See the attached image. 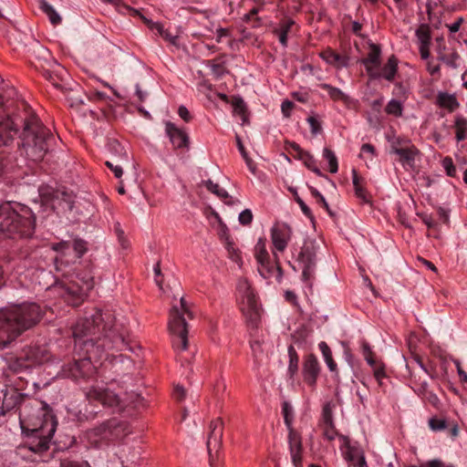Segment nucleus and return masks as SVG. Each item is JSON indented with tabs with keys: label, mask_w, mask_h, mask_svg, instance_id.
Here are the masks:
<instances>
[{
	"label": "nucleus",
	"mask_w": 467,
	"mask_h": 467,
	"mask_svg": "<svg viewBox=\"0 0 467 467\" xmlns=\"http://www.w3.org/2000/svg\"><path fill=\"white\" fill-rule=\"evenodd\" d=\"M76 342L87 348L88 357L69 365L66 374L75 380L89 377L94 369L91 358L100 349L121 351L130 349L127 337L129 332L123 324L117 322L109 310H96L90 317L79 319L72 328Z\"/></svg>",
	"instance_id": "obj_1"
},
{
	"label": "nucleus",
	"mask_w": 467,
	"mask_h": 467,
	"mask_svg": "<svg viewBox=\"0 0 467 467\" xmlns=\"http://www.w3.org/2000/svg\"><path fill=\"white\" fill-rule=\"evenodd\" d=\"M19 423L23 434V444L18 453L30 461L47 451L57 426L54 410H20Z\"/></svg>",
	"instance_id": "obj_2"
},
{
	"label": "nucleus",
	"mask_w": 467,
	"mask_h": 467,
	"mask_svg": "<svg viewBox=\"0 0 467 467\" xmlns=\"http://www.w3.org/2000/svg\"><path fill=\"white\" fill-rule=\"evenodd\" d=\"M40 306L35 303L0 309V346L7 347L41 319Z\"/></svg>",
	"instance_id": "obj_3"
},
{
	"label": "nucleus",
	"mask_w": 467,
	"mask_h": 467,
	"mask_svg": "<svg viewBox=\"0 0 467 467\" xmlns=\"http://www.w3.org/2000/svg\"><path fill=\"white\" fill-rule=\"evenodd\" d=\"M20 139L22 154L36 162L45 157L53 136L36 116H30L24 121Z\"/></svg>",
	"instance_id": "obj_4"
},
{
	"label": "nucleus",
	"mask_w": 467,
	"mask_h": 467,
	"mask_svg": "<svg viewBox=\"0 0 467 467\" xmlns=\"http://www.w3.org/2000/svg\"><path fill=\"white\" fill-rule=\"evenodd\" d=\"M15 209L9 202L0 205V233L5 237L16 239L29 237L35 229V216L30 208L17 205Z\"/></svg>",
	"instance_id": "obj_5"
},
{
	"label": "nucleus",
	"mask_w": 467,
	"mask_h": 467,
	"mask_svg": "<svg viewBox=\"0 0 467 467\" xmlns=\"http://www.w3.org/2000/svg\"><path fill=\"white\" fill-rule=\"evenodd\" d=\"M192 319L193 315L188 302L183 296L180 299V306H173L170 310L168 328L171 334L176 337L172 345L175 349L186 350L188 348V323L186 318Z\"/></svg>",
	"instance_id": "obj_6"
},
{
	"label": "nucleus",
	"mask_w": 467,
	"mask_h": 467,
	"mask_svg": "<svg viewBox=\"0 0 467 467\" xmlns=\"http://www.w3.org/2000/svg\"><path fill=\"white\" fill-rule=\"evenodd\" d=\"M51 249L57 253L55 257L57 271L64 272L65 268L80 259L88 251L87 242L76 237L72 243L62 241L52 244Z\"/></svg>",
	"instance_id": "obj_7"
},
{
	"label": "nucleus",
	"mask_w": 467,
	"mask_h": 467,
	"mask_svg": "<svg viewBox=\"0 0 467 467\" xmlns=\"http://www.w3.org/2000/svg\"><path fill=\"white\" fill-rule=\"evenodd\" d=\"M93 287L94 277L90 273L78 274L74 280L63 286V296L72 306H78Z\"/></svg>",
	"instance_id": "obj_8"
},
{
	"label": "nucleus",
	"mask_w": 467,
	"mask_h": 467,
	"mask_svg": "<svg viewBox=\"0 0 467 467\" xmlns=\"http://www.w3.org/2000/svg\"><path fill=\"white\" fill-rule=\"evenodd\" d=\"M265 238H259L254 246V257L259 265L258 271L264 278L271 277L275 271H276L277 278L280 279L283 275V271L278 263V257L275 254V265H273L265 247Z\"/></svg>",
	"instance_id": "obj_9"
},
{
	"label": "nucleus",
	"mask_w": 467,
	"mask_h": 467,
	"mask_svg": "<svg viewBox=\"0 0 467 467\" xmlns=\"http://www.w3.org/2000/svg\"><path fill=\"white\" fill-rule=\"evenodd\" d=\"M223 423L221 419H215L210 422L206 441L207 451L211 467H220L217 463L218 452L222 447Z\"/></svg>",
	"instance_id": "obj_10"
},
{
	"label": "nucleus",
	"mask_w": 467,
	"mask_h": 467,
	"mask_svg": "<svg viewBox=\"0 0 467 467\" xmlns=\"http://www.w3.org/2000/svg\"><path fill=\"white\" fill-rule=\"evenodd\" d=\"M103 439L113 444L120 445L125 443L126 438L131 433L130 426L126 421L112 420L108 421L99 430Z\"/></svg>",
	"instance_id": "obj_11"
},
{
	"label": "nucleus",
	"mask_w": 467,
	"mask_h": 467,
	"mask_svg": "<svg viewBox=\"0 0 467 467\" xmlns=\"http://www.w3.org/2000/svg\"><path fill=\"white\" fill-rule=\"evenodd\" d=\"M297 260L299 264L302 265L303 282L306 283L307 286L312 287L317 265V254L314 246L304 245L298 254Z\"/></svg>",
	"instance_id": "obj_12"
},
{
	"label": "nucleus",
	"mask_w": 467,
	"mask_h": 467,
	"mask_svg": "<svg viewBox=\"0 0 467 467\" xmlns=\"http://www.w3.org/2000/svg\"><path fill=\"white\" fill-rule=\"evenodd\" d=\"M294 410H284L285 423L288 429V441L292 462L295 467H302V443L300 437L292 428Z\"/></svg>",
	"instance_id": "obj_13"
},
{
	"label": "nucleus",
	"mask_w": 467,
	"mask_h": 467,
	"mask_svg": "<svg viewBox=\"0 0 467 467\" xmlns=\"http://www.w3.org/2000/svg\"><path fill=\"white\" fill-rule=\"evenodd\" d=\"M339 450L347 462L353 463L355 467H365L366 461L361 449L353 444L350 440L343 435L339 436Z\"/></svg>",
	"instance_id": "obj_14"
},
{
	"label": "nucleus",
	"mask_w": 467,
	"mask_h": 467,
	"mask_svg": "<svg viewBox=\"0 0 467 467\" xmlns=\"http://www.w3.org/2000/svg\"><path fill=\"white\" fill-rule=\"evenodd\" d=\"M86 398L93 406L116 407L120 404V400L114 392L109 389L92 388L86 392Z\"/></svg>",
	"instance_id": "obj_15"
},
{
	"label": "nucleus",
	"mask_w": 467,
	"mask_h": 467,
	"mask_svg": "<svg viewBox=\"0 0 467 467\" xmlns=\"http://www.w3.org/2000/svg\"><path fill=\"white\" fill-rule=\"evenodd\" d=\"M292 230L285 223H276L271 229V239L275 248L279 252H284L291 238Z\"/></svg>",
	"instance_id": "obj_16"
},
{
	"label": "nucleus",
	"mask_w": 467,
	"mask_h": 467,
	"mask_svg": "<svg viewBox=\"0 0 467 467\" xmlns=\"http://www.w3.org/2000/svg\"><path fill=\"white\" fill-rule=\"evenodd\" d=\"M111 147L119 152V156H115L111 161H107L105 164L112 171L116 178L120 179L123 174V167L129 164V155L118 141H113Z\"/></svg>",
	"instance_id": "obj_17"
},
{
	"label": "nucleus",
	"mask_w": 467,
	"mask_h": 467,
	"mask_svg": "<svg viewBox=\"0 0 467 467\" xmlns=\"http://www.w3.org/2000/svg\"><path fill=\"white\" fill-rule=\"evenodd\" d=\"M320 372V366L314 354H308L303 363V376L309 386H315Z\"/></svg>",
	"instance_id": "obj_18"
},
{
	"label": "nucleus",
	"mask_w": 467,
	"mask_h": 467,
	"mask_svg": "<svg viewBox=\"0 0 467 467\" xmlns=\"http://www.w3.org/2000/svg\"><path fill=\"white\" fill-rule=\"evenodd\" d=\"M394 154L400 157L399 161L406 170L415 169V159L420 154L419 149L413 145H407L404 149H394Z\"/></svg>",
	"instance_id": "obj_19"
},
{
	"label": "nucleus",
	"mask_w": 467,
	"mask_h": 467,
	"mask_svg": "<svg viewBox=\"0 0 467 467\" xmlns=\"http://www.w3.org/2000/svg\"><path fill=\"white\" fill-rule=\"evenodd\" d=\"M165 130L174 148L182 149L189 147V137L184 130L178 129L170 121L166 123Z\"/></svg>",
	"instance_id": "obj_20"
},
{
	"label": "nucleus",
	"mask_w": 467,
	"mask_h": 467,
	"mask_svg": "<svg viewBox=\"0 0 467 467\" xmlns=\"http://www.w3.org/2000/svg\"><path fill=\"white\" fill-rule=\"evenodd\" d=\"M17 131V125L10 117L0 121V146H7L12 142Z\"/></svg>",
	"instance_id": "obj_21"
},
{
	"label": "nucleus",
	"mask_w": 467,
	"mask_h": 467,
	"mask_svg": "<svg viewBox=\"0 0 467 467\" xmlns=\"http://www.w3.org/2000/svg\"><path fill=\"white\" fill-rule=\"evenodd\" d=\"M241 310L245 317L247 324L252 327H256L261 319V311L257 300L249 303H240Z\"/></svg>",
	"instance_id": "obj_22"
},
{
	"label": "nucleus",
	"mask_w": 467,
	"mask_h": 467,
	"mask_svg": "<svg viewBox=\"0 0 467 467\" xmlns=\"http://www.w3.org/2000/svg\"><path fill=\"white\" fill-rule=\"evenodd\" d=\"M380 53H381V50L378 45L370 44L369 45V53H368V57L365 59H363V61H362L363 64L365 65L367 72L370 78H379L380 76V74H378V72L375 71L371 67V65H373L375 67L379 66Z\"/></svg>",
	"instance_id": "obj_23"
},
{
	"label": "nucleus",
	"mask_w": 467,
	"mask_h": 467,
	"mask_svg": "<svg viewBox=\"0 0 467 467\" xmlns=\"http://www.w3.org/2000/svg\"><path fill=\"white\" fill-rule=\"evenodd\" d=\"M131 15L139 16L143 22L151 29L156 30L158 34L163 37L166 41L170 42L171 45L177 44V36H172L167 29L163 27V26L160 23L152 22L151 20L143 16L138 10L130 8Z\"/></svg>",
	"instance_id": "obj_24"
},
{
	"label": "nucleus",
	"mask_w": 467,
	"mask_h": 467,
	"mask_svg": "<svg viewBox=\"0 0 467 467\" xmlns=\"http://www.w3.org/2000/svg\"><path fill=\"white\" fill-rule=\"evenodd\" d=\"M50 358L49 351L45 347H29L25 351V358L34 365H40L47 362Z\"/></svg>",
	"instance_id": "obj_25"
},
{
	"label": "nucleus",
	"mask_w": 467,
	"mask_h": 467,
	"mask_svg": "<svg viewBox=\"0 0 467 467\" xmlns=\"http://www.w3.org/2000/svg\"><path fill=\"white\" fill-rule=\"evenodd\" d=\"M222 238L224 241L225 249L228 253V257L235 262L239 267H242L243 265V260L241 255V251L238 247L235 246L234 243L230 239L229 234L223 231L222 234Z\"/></svg>",
	"instance_id": "obj_26"
},
{
	"label": "nucleus",
	"mask_w": 467,
	"mask_h": 467,
	"mask_svg": "<svg viewBox=\"0 0 467 467\" xmlns=\"http://www.w3.org/2000/svg\"><path fill=\"white\" fill-rule=\"evenodd\" d=\"M320 57L328 64L333 65L334 67L340 68L344 67H348V57L346 56H341L332 49H327L320 54Z\"/></svg>",
	"instance_id": "obj_27"
},
{
	"label": "nucleus",
	"mask_w": 467,
	"mask_h": 467,
	"mask_svg": "<svg viewBox=\"0 0 467 467\" xmlns=\"http://www.w3.org/2000/svg\"><path fill=\"white\" fill-rule=\"evenodd\" d=\"M236 289L239 293L241 303H249L256 299L251 285L246 278L242 277L238 279Z\"/></svg>",
	"instance_id": "obj_28"
},
{
	"label": "nucleus",
	"mask_w": 467,
	"mask_h": 467,
	"mask_svg": "<svg viewBox=\"0 0 467 467\" xmlns=\"http://www.w3.org/2000/svg\"><path fill=\"white\" fill-rule=\"evenodd\" d=\"M294 24L295 22L292 19L284 20L273 31V33L278 37V40L283 47L287 46V35Z\"/></svg>",
	"instance_id": "obj_29"
},
{
	"label": "nucleus",
	"mask_w": 467,
	"mask_h": 467,
	"mask_svg": "<svg viewBox=\"0 0 467 467\" xmlns=\"http://www.w3.org/2000/svg\"><path fill=\"white\" fill-rule=\"evenodd\" d=\"M398 71V59L394 55H391L387 64L382 67L379 78H384L389 81H392Z\"/></svg>",
	"instance_id": "obj_30"
},
{
	"label": "nucleus",
	"mask_w": 467,
	"mask_h": 467,
	"mask_svg": "<svg viewBox=\"0 0 467 467\" xmlns=\"http://www.w3.org/2000/svg\"><path fill=\"white\" fill-rule=\"evenodd\" d=\"M437 100L440 107L445 108L450 111H454L459 108V102L454 95L441 92L438 95Z\"/></svg>",
	"instance_id": "obj_31"
},
{
	"label": "nucleus",
	"mask_w": 467,
	"mask_h": 467,
	"mask_svg": "<svg viewBox=\"0 0 467 467\" xmlns=\"http://www.w3.org/2000/svg\"><path fill=\"white\" fill-rule=\"evenodd\" d=\"M204 184L208 191L214 193L222 200H224L225 203L232 204L231 197L228 192L224 189L221 188L218 183L213 182L212 180H207L204 182Z\"/></svg>",
	"instance_id": "obj_32"
},
{
	"label": "nucleus",
	"mask_w": 467,
	"mask_h": 467,
	"mask_svg": "<svg viewBox=\"0 0 467 467\" xmlns=\"http://www.w3.org/2000/svg\"><path fill=\"white\" fill-rule=\"evenodd\" d=\"M323 419H324V436L327 440L332 441L337 436V432L335 430L333 423H332L331 410H324Z\"/></svg>",
	"instance_id": "obj_33"
},
{
	"label": "nucleus",
	"mask_w": 467,
	"mask_h": 467,
	"mask_svg": "<svg viewBox=\"0 0 467 467\" xmlns=\"http://www.w3.org/2000/svg\"><path fill=\"white\" fill-rule=\"evenodd\" d=\"M461 59L458 52L452 48L448 49V52L445 55H440V61L443 62L446 66L452 69H457L459 67V60Z\"/></svg>",
	"instance_id": "obj_34"
},
{
	"label": "nucleus",
	"mask_w": 467,
	"mask_h": 467,
	"mask_svg": "<svg viewBox=\"0 0 467 467\" xmlns=\"http://www.w3.org/2000/svg\"><path fill=\"white\" fill-rule=\"evenodd\" d=\"M454 127L456 130L455 138L457 141H462L466 138L467 131V119L463 116L457 115L454 120Z\"/></svg>",
	"instance_id": "obj_35"
},
{
	"label": "nucleus",
	"mask_w": 467,
	"mask_h": 467,
	"mask_svg": "<svg viewBox=\"0 0 467 467\" xmlns=\"http://www.w3.org/2000/svg\"><path fill=\"white\" fill-rule=\"evenodd\" d=\"M40 7L42 11L48 16L49 21L53 26H57L61 22L60 16L46 0H40Z\"/></svg>",
	"instance_id": "obj_36"
},
{
	"label": "nucleus",
	"mask_w": 467,
	"mask_h": 467,
	"mask_svg": "<svg viewBox=\"0 0 467 467\" xmlns=\"http://www.w3.org/2000/svg\"><path fill=\"white\" fill-rule=\"evenodd\" d=\"M352 181L356 196L364 202H368L367 192L362 184V180L359 178L358 172L355 170L352 171Z\"/></svg>",
	"instance_id": "obj_37"
},
{
	"label": "nucleus",
	"mask_w": 467,
	"mask_h": 467,
	"mask_svg": "<svg viewBox=\"0 0 467 467\" xmlns=\"http://www.w3.org/2000/svg\"><path fill=\"white\" fill-rule=\"evenodd\" d=\"M318 347L322 352V355L324 357V359H325L329 370L332 372L337 371V364L332 358V351H331L330 348L328 347V345L326 342L322 341L319 343Z\"/></svg>",
	"instance_id": "obj_38"
},
{
	"label": "nucleus",
	"mask_w": 467,
	"mask_h": 467,
	"mask_svg": "<svg viewBox=\"0 0 467 467\" xmlns=\"http://www.w3.org/2000/svg\"><path fill=\"white\" fill-rule=\"evenodd\" d=\"M320 88L327 90L330 99L333 100L347 101L348 99V97L341 89L332 87L329 84L322 83L320 84Z\"/></svg>",
	"instance_id": "obj_39"
},
{
	"label": "nucleus",
	"mask_w": 467,
	"mask_h": 467,
	"mask_svg": "<svg viewBox=\"0 0 467 467\" xmlns=\"http://www.w3.org/2000/svg\"><path fill=\"white\" fill-rule=\"evenodd\" d=\"M64 92L67 100L69 102L70 107H77L84 103L80 88L66 89Z\"/></svg>",
	"instance_id": "obj_40"
},
{
	"label": "nucleus",
	"mask_w": 467,
	"mask_h": 467,
	"mask_svg": "<svg viewBox=\"0 0 467 467\" xmlns=\"http://www.w3.org/2000/svg\"><path fill=\"white\" fill-rule=\"evenodd\" d=\"M416 36L420 42V46H430L431 44V30L430 26L426 24H421L416 30Z\"/></svg>",
	"instance_id": "obj_41"
},
{
	"label": "nucleus",
	"mask_w": 467,
	"mask_h": 467,
	"mask_svg": "<svg viewBox=\"0 0 467 467\" xmlns=\"http://www.w3.org/2000/svg\"><path fill=\"white\" fill-rule=\"evenodd\" d=\"M234 113L240 116L243 124L247 121V109L242 98H234L233 100Z\"/></svg>",
	"instance_id": "obj_42"
},
{
	"label": "nucleus",
	"mask_w": 467,
	"mask_h": 467,
	"mask_svg": "<svg viewBox=\"0 0 467 467\" xmlns=\"http://www.w3.org/2000/svg\"><path fill=\"white\" fill-rule=\"evenodd\" d=\"M323 156L328 161L329 171L331 173H336L338 170V163L334 151L328 148H325L323 150Z\"/></svg>",
	"instance_id": "obj_43"
},
{
	"label": "nucleus",
	"mask_w": 467,
	"mask_h": 467,
	"mask_svg": "<svg viewBox=\"0 0 467 467\" xmlns=\"http://www.w3.org/2000/svg\"><path fill=\"white\" fill-rule=\"evenodd\" d=\"M288 356H289V367L288 370L290 374L293 376L298 370V355L295 348L291 345L288 347Z\"/></svg>",
	"instance_id": "obj_44"
},
{
	"label": "nucleus",
	"mask_w": 467,
	"mask_h": 467,
	"mask_svg": "<svg viewBox=\"0 0 467 467\" xmlns=\"http://www.w3.org/2000/svg\"><path fill=\"white\" fill-rule=\"evenodd\" d=\"M386 112L395 117H400L402 115L403 107L400 101L397 99H391L386 106Z\"/></svg>",
	"instance_id": "obj_45"
},
{
	"label": "nucleus",
	"mask_w": 467,
	"mask_h": 467,
	"mask_svg": "<svg viewBox=\"0 0 467 467\" xmlns=\"http://www.w3.org/2000/svg\"><path fill=\"white\" fill-rule=\"evenodd\" d=\"M429 426L433 431H441L451 426V424L443 418H431L429 420Z\"/></svg>",
	"instance_id": "obj_46"
},
{
	"label": "nucleus",
	"mask_w": 467,
	"mask_h": 467,
	"mask_svg": "<svg viewBox=\"0 0 467 467\" xmlns=\"http://www.w3.org/2000/svg\"><path fill=\"white\" fill-rule=\"evenodd\" d=\"M311 194L317 199V202L326 209L329 216L334 217L335 213L330 209L327 202L326 201L325 197L314 187H309Z\"/></svg>",
	"instance_id": "obj_47"
},
{
	"label": "nucleus",
	"mask_w": 467,
	"mask_h": 467,
	"mask_svg": "<svg viewBox=\"0 0 467 467\" xmlns=\"http://www.w3.org/2000/svg\"><path fill=\"white\" fill-rule=\"evenodd\" d=\"M373 368L374 377L379 386H383V379L386 378L385 368L382 364L376 363V366L371 367Z\"/></svg>",
	"instance_id": "obj_48"
},
{
	"label": "nucleus",
	"mask_w": 467,
	"mask_h": 467,
	"mask_svg": "<svg viewBox=\"0 0 467 467\" xmlns=\"http://www.w3.org/2000/svg\"><path fill=\"white\" fill-rule=\"evenodd\" d=\"M362 351H363V355H364L365 359L367 360L368 364L370 367L376 366L377 362L373 358V352H372V349H371L370 346L368 345V343H367V342L362 343Z\"/></svg>",
	"instance_id": "obj_49"
},
{
	"label": "nucleus",
	"mask_w": 467,
	"mask_h": 467,
	"mask_svg": "<svg viewBox=\"0 0 467 467\" xmlns=\"http://www.w3.org/2000/svg\"><path fill=\"white\" fill-rule=\"evenodd\" d=\"M295 200L298 203L301 208L303 213L308 217L311 221H314V215L310 210V208L306 204V202L295 192Z\"/></svg>",
	"instance_id": "obj_50"
},
{
	"label": "nucleus",
	"mask_w": 467,
	"mask_h": 467,
	"mask_svg": "<svg viewBox=\"0 0 467 467\" xmlns=\"http://www.w3.org/2000/svg\"><path fill=\"white\" fill-rule=\"evenodd\" d=\"M442 166L446 171L447 175L454 177L456 174V168L453 164L451 158L446 157L442 160Z\"/></svg>",
	"instance_id": "obj_51"
},
{
	"label": "nucleus",
	"mask_w": 467,
	"mask_h": 467,
	"mask_svg": "<svg viewBox=\"0 0 467 467\" xmlns=\"http://www.w3.org/2000/svg\"><path fill=\"white\" fill-rule=\"evenodd\" d=\"M114 231H115V234L118 236L119 242L120 243L121 246L123 248H127L128 247V241H127V239L125 237L124 231L122 230L119 223H116L114 224Z\"/></svg>",
	"instance_id": "obj_52"
},
{
	"label": "nucleus",
	"mask_w": 467,
	"mask_h": 467,
	"mask_svg": "<svg viewBox=\"0 0 467 467\" xmlns=\"http://www.w3.org/2000/svg\"><path fill=\"white\" fill-rule=\"evenodd\" d=\"M239 223L243 225H248L253 221V213L251 210L245 209L240 213L238 217Z\"/></svg>",
	"instance_id": "obj_53"
},
{
	"label": "nucleus",
	"mask_w": 467,
	"mask_h": 467,
	"mask_svg": "<svg viewBox=\"0 0 467 467\" xmlns=\"http://www.w3.org/2000/svg\"><path fill=\"white\" fill-rule=\"evenodd\" d=\"M251 348L256 363H258V359L261 358L263 354L262 344L259 340H254L251 342Z\"/></svg>",
	"instance_id": "obj_54"
},
{
	"label": "nucleus",
	"mask_w": 467,
	"mask_h": 467,
	"mask_svg": "<svg viewBox=\"0 0 467 467\" xmlns=\"http://www.w3.org/2000/svg\"><path fill=\"white\" fill-rule=\"evenodd\" d=\"M134 400L131 401V403H129V404H126L125 406H132L133 408H138V407H149L150 406L147 400L141 397L140 395L139 394H136L134 395Z\"/></svg>",
	"instance_id": "obj_55"
},
{
	"label": "nucleus",
	"mask_w": 467,
	"mask_h": 467,
	"mask_svg": "<svg viewBox=\"0 0 467 467\" xmlns=\"http://www.w3.org/2000/svg\"><path fill=\"white\" fill-rule=\"evenodd\" d=\"M411 144L410 140H405L400 138H397L391 141L390 144V152L394 153V149H404L407 145Z\"/></svg>",
	"instance_id": "obj_56"
},
{
	"label": "nucleus",
	"mask_w": 467,
	"mask_h": 467,
	"mask_svg": "<svg viewBox=\"0 0 467 467\" xmlns=\"http://www.w3.org/2000/svg\"><path fill=\"white\" fill-rule=\"evenodd\" d=\"M306 120H307L308 124L310 125L312 134L317 135V133H319L321 131V130H322L321 125H320L319 121L315 117H312V116L308 117Z\"/></svg>",
	"instance_id": "obj_57"
},
{
	"label": "nucleus",
	"mask_w": 467,
	"mask_h": 467,
	"mask_svg": "<svg viewBox=\"0 0 467 467\" xmlns=\"http://www.w3.org/2000/svg\"><path fill=\"white\" fill-rule=\"evenodd\" d=\"M10 165V159L4 152L0 153V175L8 170Z\"/></svg>",
	"instance_id": "obj_58"
},
{
	"label": "nucleus",
	"mask_w": 467,
	"mask_h": 467,
	"mask_svg": "<svg viewBox=\"0 0 467 467\" xmlns=\"http://www.w3.org/2000/svg\"><path fill=\"white\" fill-rule=\"evenodd\" d=\"M294 108V103L290 100L283 101L281 105L282 113L285 117L288 118L291 115V111Z\"/></svg>",
	"instance_id": "obj_59"
},
{
	"label": "nucleus",
	"mask_w": 467,
	"mask_h": 467,
	"mask_svg": "<svg viewBox=\"0 0 467 467\" xmlns=\"http://www.w3.org/2000/svg\"><path fill=\"white\" fill-rule=\"evenodd\" d=\"M44 77L52 83V85L57 88H62V86L57 82L56 78L57 74H54L49 70H45L43 72Z\"/></svg>",
	"instance_id": "obj_60"
},
{
	"label": "nucleus",
	"mask_w": 467,
	"mask_h": 467,
	"mask_svg": "<svg viewBox=\"0 0 467 467\" xmlns=\"http://www.w3.org/2000/svg\"><path fill=\"white\" fill-rule=\"evenodd\" d=\"M209 63H210L211 71L216 78H220L221 76L223 75V73H224L223 66H222L221 64H215V63H212V62H209Z\"/></svg>",
	"instance_id": "obj_61"
},
{
	"label": "nucleus",
	"mask_w": 467,
	"mask_h": 467,
	"mask_svg": "<svg viewBox=\"0 0 467 467\" xmlns=\"http://www.w3.org/2000/svg\"><path fill=\"white\" fill-rule=\"evenodd\" d=\"M185 397V389L182 386L176 385L173 390V398L179 401L182 400Z\"/></svg>",
	"instance_id": "obj_62"
},
{
	"label": "nucleus",
	"mask_w": 467,
	"mask_h": 467,
	"mask_svg": "<svg viewBox=\"0 0 467 467\" xmlns=\"http://www.w3.org/2000/svg\"><path fill=\"white\" fill-rule=\"evenodd\" d=\"M178 114L186 122H189L192 119L191 114L185 106L179 107Z\"/></svg>",
	"instance_id": "obj_63"
},
{
	"label": "nucleus",
	"mask_w": 467,
	"mask_h": 467,
	"mask_svg": "<svg viewBox=\"0 0 467 467\" xmlns=\"http://www.w3.org/2000/svg\"><path fill=\"white\" fill-rule=\"evenodd\" d=\"M61 467H89L87 462H66L61 463Z\"/></svg>",
	"instance_id": "obj_64"
}]
</instances>
